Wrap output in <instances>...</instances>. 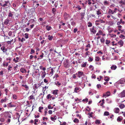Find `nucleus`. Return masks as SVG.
<instances>
[{
	"label": "nucleus",
	"mask_w": 125,
	"mask_h": 125,
	"mask_svg": "<svg viewBox=\"0 0 125 125\" xmlns=\"http://www.w3.org/2000/svg\"><path fill=\"white\" fill-rule=\"evenodd\" d=\"M64 19L65 20H68L69 19L71 18V16L70 15L67 13L66 12L64 13L63 15Z\"/></svg>",
	"instance_id": "nucleus-1"
},
{
	"label": "nucleus",
	"mask_w": 125,
	"mask_h": 125,
	"mask_svg": "<svg viewBox=\"0 0 125 125\" xmlns=\"http://www.w3.org/2000/svg\"><path fill=\"white\" fill-rule=\"evenodd\" d=\"M4 7H7L8 8L10 6V4L9 1H5L3 4Z\"/></svg>",
	"instance_id": "nucleus-2"
},
{
	"label": "nucleus",
	"mask_w": 125,
	"mask_h": 125,
	"mask_svg": "<svg viewBox=\"0 0 125 125\" xmlns=\"http://www.w3.org/2000/svg\"><path fill=\"white\" fill-rule=\"evenodd\" d=\"M42 82L40 83L35 84L33 85V89L35 90L38 88L41 85Z\"/></svg>",
	"instance_id": "nucleus-3"
},
{
	"label": "nucleus",
	"mask_w": 125,
	"mask_h": 125,
	"mask_svg": "<svg viewBox=\"0 0 125 125\" xmlns=\"http://www.w3.org/2000/svg\"><path fill=\"white\" fill-rule=\"evenodd\" d=\"M77 73V76L79 78H80L81 76L83 74V72L82 71H79Z\"/></svg>",
	"instance_id": "nucleus-4"
},
{
	"label": "nucleus",
	"mask_w": 125,
	"mask_h": 125,
	"mask_svg": "<svg viewBox=\"0 0 125 125\" xmlns=\"http://www.w3.org/2000/svg\"><path fill=\"white\" fill-rule=\"evenodd\" d=\"M1 50L4 53H6L7 51V49L5 48V46H3L0 48Z\"/></svg>",
	"instance_id": "nucleus-5"
},
{
	"label": "nucleus",
	"mask_w": 125,
	"mask_h": 125,
	"mask_svg": "<svg viewBox=\"0 0 125 125\" xmlns=\"http://www.w3.org/2000/svg\"><path fill=\"white\" fill-rule=\"evenodd\" d=\"M110 94L109 91H108L105 93L103 94L102 97H104L105 96H108L110 95Z\"/></svg>",
	"instance_id": "nucleus-6"
},
{
	"label": "nucleus",
	"mask_w": 125,
	"mask_h": 125,
	"mask_svg": "<svg viewBox=\"0 0 125 125\" xmlns=\"http://www.w3.org/2000/svg\"><path fill=\"white\" fill-rule=\"evenodd\" d=\"M7 105L8 107L11 108L13 107H15L16 106V105H13L11 104V102L10 103L7 104Z\"/></svg>",
	"instance_id": "nucleus-7"
},
{
	"label": "nucleus",
	"mask_w": 125,
	"mask_h": 125,
	"mask_svg": "<svg viewBox=\"0 0 125 125\" xmlns=\"http://www.w3.org/2000/svg\"><path fill=\"white\" fill-rule=\"evenodd\" d=\"M90 31L94 33H95L96 31L95 29L94 26H93L92 28L90 29Z\"/></svg>",
	"instance_id": "nucleus-8"
},
{
	"label": "nucleus",
	"mask_w": 125,
	"mask_h": 125,
	"mask_svg": "<svg viewBox=\"0 0 125 125\" xmlns=\"http://www.w3.org/2000/svg\"><path fill=\"white\" fill-rule=\"evenodd\" d=\"M8 99L6 97H5L4 99H1L0 102L1 103H3L6 102L7 100H8Z\"/></svg>",
	"instance_id": "nucleus-9"
},
{
	"label": "nucleus",
	"mask_w": 125,
	"mask_h": 125,
	"mask_svg": "<svg viewBox=\"0 0 125 125\" xmlns=\"http://www.w3.org/2000/svg\"><path fill=\"white\" fill-rule=\"evenodd\" d=\"M80 90V88L78 87H76L74 90V92L75 93H77L79 92Z\"/></svg>",
	"instance_id": "nucleus-10"
},
{
	"label": "nucleus",
	"mask_w": 125,
	"mask_h": 125,
	"mask_svg": "<svg viewBox=\"0 0 125 125\" xmlns=\"http://www.w3.org/2000/svg\"><path fill=\"white\" fill-rule=\"evenodd\" d=\"M30 13H31V14L34 15H35V10L34 9H31L30 10Z\"/></svg>",
	"instance_id": "nucleus-11"
},
{
	"label": "nucleus",
	"mask_w": 125,
	"mask_h": 125,
	"mask_svg": "<svg viewBox=\"0 0 125 125\" xmlns=\"http://www.w3.org/2000/svg\"><path fill=\"white\" fill-rule=\"evenodd\" d=\"M120 95L122 97H125V90H124L120 94Z\"/></svg>",
	"instance_id": "nucleus-12"
},
{
	"label": "nucleus",
	"mask_w": 125,
	"mask_h": 125,
	"mask_svg": "<svg viewBox=\"0 0 125 125\" xmlns=\"http://www.w3.org/2000/svg\"><path fill=\"white\" fill-rule=\"evenodd\" d=\"M118 43L120 45V47H121L123 46L124 44V42L122 40H120L118 41Z\"/></svg>",
	"instance_id": "nucleus-13"
},
{
	"label": "nucleus",
	"mask_w": 125,
	"mask_h": 125,
	"mask_svg": "<svg viewBox=\"0 0 125 125\" xmlns=\"http://www.w3.org/2000/svg\"><path fill=\"white\" fill-rule=\"evenodd\" d=\"M95 22H100L101 23H104L105 21H104L103 20L100 19L95 21Z\"/></svg>",
	"instance_id": "nucleus-14"
},
{
	"label": "nucleus",
	"mask_w": 125,
	"mask_h": 125,
	"mask_svg": "<svg viewBox=\"0 0 125 125\" xmlns=\"http://www.w3.org/2000/svg\"><path fill=\"white\" fill-rule=\"evenodd\" d=\"M59 91L58 90H55L53 91L52 94H54L57 95L58 94V92Z\"/></svg>",
	"instance_id": "nucleus-15"
},
{
	"label": "nucleus",
	"mask_w": 125,
	"mask_h": 125,
	"mask_svg": "<svg viewBox=\"0 0 125 125\" xmlns=\"http://www.w3.org/2000/svg\"><path fill=\"white\" fill-rule=\"evenodd\" d=\"M46 74V73L45 71L42 72V78H43L45 77Z\"/></svg>",
	"instance_id": "nucleus-16"
},
{
	"label": "nucleus",
	"mask_w": 125,
	"mask_h": 125,
	"mask_svg": "<svg viewBox=\"0 0 125 125\" xmlns=\"http://www.w3.org/2000/svg\"><path fill=\"white\" fill-rule=\"evenodd\" d=\"M9 21V20L6 19L5 20L4 22V24L5 25H7L8 24Z\"/></svg>",
	"instance_id": "nucleus-17"
},
{
	"label": "nucleus",
	"mask_w": 125,
	"mask_h": 125,
	"mask_svg": "<svg viewBox=\"0 0 125 125\" xmlns=\"http://www.w3.org/2000/svg\"><path fill=\"white\" fill-rule=\"evenodd\" d=\"M20 70L21 72L23 73H25L26 72V70L24 68H21Z\"/></svg>",
	"instance_id": "nucleus-18"
},
{
	"label": "nucleus",
	"mask_w": 125,
	"mask_h": 125,
	"mask_svg": "<svg viewBox=\"0 0 125 125\" xmlns=\"http://www.w3.org/2000/svg\"><path fill=\"white\" fill-rule=\"evenodd\" d=\"M119 111V109L118 108H116L114 110V112L116 113H118Z\"/></svg>",
	"instance_id": "nucleus-19"
},
{
	"label": "nucleus",
	"mask_w": 125,
	"mask_h": 125,
	"mask_svg": "<svg viewBox=\"0 0 125 125\" xmlns=\"http://www.w3.org/2000/svg\"><path fill=\"white\" fill-rule=\"evenodd\" d=\"M21 86L22 87H24L26 89V90H28L29 89V87L28 86L26 85H25L24 84H22L21 85Z\"/></svg>",
	"instance_id": "nucleus-20"
},
{
	"label": "nucleus",
	"mask_w": 125,
	"mask_h": 125,
	"mask_svg": "<svg viewBox=\"0 0 125 125\" xmlns=\"http://www.w3.org/2000/svg\"><path fill=\"white\" fill-rule=\"evenodd\" d=\"M53 37L52 36L49 35L48 37V39L50 41H52V39Z\"/></svg>",
	"instance_id": "nucleus-21"
},
{
	"label": "nucleus",
	"mask_w": 125,
	"mask_h": 125,
	"mask_svg": "<svg viewBox=\"0 0 125 125\" xmlns=\"http://www.w3.org/2000/svg\"><path fill=\"white\" fill-rule=\"evenodd\" d=\"M117 68V66L115 65H113L111 67V68L112 70H115Z\"/></svg>",
	"instance_id": "nucleus-22"
},
{
	"label": "nucleus",
	"mask_w": 125,
	"mask_h": 125,
	"mask_svg": "<svg viewBox=\"0 0 125 125\" xmlns=\"http://www.w3.org/2000/svg\"><path fill=\"white\" fill-rule=\"evenodd\" d=\"M52 97V96L50 94H49L46 96V98L47 99H51Z\"/></svg>",
	"instance_id": "nucleus-23"
},
{
	"label": "nucleus",
	"mask_w": 125,
	"mask_h": 125,
	"mask_svg": "<svg viewBox=\"0 0 125 125\" xmlns=\"http://www.w3.org/2000/svg\"><path fill=\"white\" fill-rule=\"evenodd\" d=\"M85 13L84 12H81L80 13V16L81 17L82 19H83L84 18V15Z\"/></svg>",
	"instance_id": "nucleus-24"
},
{
	"label": "nucleus",
	"mask_w": 125,
	"mask_h": 125,
	"mask_svg": "<svg viewBox=\"0 0 125 125\" xmlns=\"http://www.w3.org/2000/svg\"><path fill=\"white\" fill-rule=\"evenodd\" d=\"M57 117L55 115H54V116L53 117H51V120L53 121L54 120H56V119Z\"/></svg>",
	"instance_id": "nucleus-25"
},
{
	"label": "nucleus",
	"mask_w": 125,
	"mask_h": 125,
	"mask_svg": "<svg viewBox=\"0 0 125 125\" xmlns=\"http://www.w3.org/2000/svg\"><path fill=\"white\" fill-rule=\"evenodd\" d=\"M73 121L75 123H79V121L78 119L76 118H75L73 120Z\"/></svg>",
	"instance_id": "nucleus-26"
},
{
	"label": "nucleus",
	"mask_w": 125,
	"mask_h": 125,
	"mask_svg": "<svg viewBox=\"0 0 125 125\" xmlns=\"http://www.w3.org/2000/svg\"><path fill=\"white\" fill-rule=\"evenodd\" d=\"M17 96L15 94H13L12 95V98L14 99H16L17 98Z\"/></svg>",
	"instance_id": "nucleus-27"
},
{
	"label": "nucleus",
	"mask_w": 125,
	"mask_h": 125,
	"mask_svg": "<svg viewBox=\"0 0 125 125\" xmlns=\"http://www.w3.org/2000/svg\"><path fill=\"white\" fill-rule=\"evenodd\" d=\"M110 79V78L106 76L104 77V80L106 82L108 81Z\"/></svg>",
	"instance_id": "nucleus-28"
},
{
	"label": "nucleus",
	"mask_w": 125,
	"mask_h": 125,
	"mask_svg": "<svg viewBox=\"0 0 125 125\" xmlns=\"http://www.w3.org/2000/svg\"><path fill=\"white\" fill-rule=\"evenodd\" d=\"M108 13L109 14H114L113 11L110 9H109Z\"/></svg>",
	"instance_id": "nucleus-29"
},
{
	"label": "nucleus",
	"mask_w": 125,
	"mask_h": 125,
	"mask_svg": "<svg viewBox=\"0 0 125 125\" xmlns=\"http://www.w3.org/2000/svg\"><path fill=\"white\" fill-rule=\"evenodd\" d=\"M104 5H109V3L108 1H106V0H104Z\"/></svg>",
	"instance_id": "nucleus-30"
},
{
	"label": "nucleus",
	"mask_w": 125,
	"mask_h": 125,
	"mask_svg": "<svg viewBox=\"0 0 125 125\" xmlns=\"http://www.w3.org/2000/svg\"><path fill=\"white\" fill-rule=\"evenodd\" d=\"M13 16V15L12 13L10 11V12L9 13L8 17H14V16Z\"/></svg>",
	"instance_id": "nucleus-31"
},
{
	"label": "nucleus",
	"mask_w": 125,
	"mask_h": 125,
	"mask_svg": "<svg viewBox=\"0 0 125 125\" xmlns=\"http://www.w3.org/2000/svg\"><path fill=\"white\" fill-rule=\"evenodd\" d=\"M96 14L98 15H99L101 14L102 13L100 10H98L97 11Z\"/></svg>",
	"instance_id": "nucleus-32"
},
{
	"label": "nucleus",
	"mask_w": 125,
	"mask_h": 125,
	"mask_svg": "<svg viewBox=\"0 0 125 125\" xmlns=\"http://www.w3.org/2000/svg\"><path fill=\"white\" fill-rule=\"evenodd\" d=\"M13 90L15 92H16L17 91L18 89V88L17 86L15 87H13Z\"/></svg>",
	"instance_id": "nucleus-33"
},
{
	"label": "nucleus",
	"mask_w": 125,
	"mask_h": 125,
	"mask_svg": "<svg viewBox=\"0 0 125 125\" xmlns=\"http://www.w3.org/2000/svg\"><path fill=\"white\" fill-rule=\"evenodd\" d=\"M100 58L98 56H96L95 57V60L96 61H100Z\"/></svg>",
	"instance_id": "nucleus-34"
},
{
	"label": "nucleus",
	"mask_w": 125,
	"mask_h": 125,
	"mask_svg": "<svg viewBox=\"0 0 125 125\" xmlns=\"http://www.w3.org/2000/svg\"><path fill=\"white\" fill-rule=\"evenodd\" d=\"M0 121L1 122L3 123L5 121V119L3 118H0Z\"/></svg>",
	"instance_id": "nucleus-35"
},
{
	"label": "nucleus",
	"mask_w": 125,
	"mask_h": 125,
	"mask_svg": "<svg viewBox=\"0 0 125 125\" xmlns=\"http://www.w3.org/2000/svg\"><path fill=\"white\" fill-rule=\"evenodd\" d=\"M46 28L48 31H49L52 28L50 26H49L47 25L46 26Z\"/></svg>",
	"instance_id": "nucleus-36"
},
{
	"label": "nucleus",
	"mask_w": 125,
	"mask_h": 125,
	"mask_svg": "<svg viewBox=\"0 0 125 125\" xmlns=\"http://www.w3.org/2000/svg\"><path fill=\"white\" fill-rule=\"evenodd\" d=\"M119 82L121 84H124L125 83V82L123 80L121 79L119 80Z\"/></svg>",
	"instance_id": "nucleus-37"
},
{
	"label": "nucleus",
	"mask_w": 125,
	"mask_h": 125,
	"mask_svg": "<svg viewBox=\"0 0 125 125\" xmlns=\"http://www.w3.org/2000/svg\"><path fill=\"white\" fill-rule=\"evenodd\" d=\"M56 11V10L55 8H53L52 9V13L54 14H55V12Z\"/></svg>",
	"instance_id": "nucleus-38"
},
{
	"label": "nucleus",
	"mask_w": 125,
	"mask_h": 125,
	"mask_svg": "<svg viewBox=\"0 0 125 125\" xmlns=\"http://www.w3.org/2000/svg\"><path fill=\"white\" fill-rule=\"evenodd\" d=\"M119 107L120 108L122 109L125 107V105L123 104H122L119 105Z\"/></svg>",
	"instance_id": "nucleus-39"
},
{
	"label": "nucleus",
	"mask_w": 125,
	"mask_h": 125,
	"mask_svg": "<svg viewBox=\"0 0 125 125\" xmlns=\"http://www.w3.org/2000/svg\"><path fill=\"white\" fill-rule=\"evenodd\" d=\"M109 114V112H105L104 113V116H108Z\"/></svg>",
	"instance_id": "nucleus-40"
},
{
	"label": "nucleus",
	"mask_w": 125,
	"mask_h": 125,
	"mask_svg": "<svg viewBox=\"0 0 125 125\" xmlns=\"http://www.w3.org/2000/svg\"><path fill=\"white\" fill-rule=\"evenodd\" d=\"M29 21L30 24H31L34 21V20L33 19H31Z\"/></svg>",
	"instance_id": "nucleus-41"
},
{
	"label": "nucleus",
	"mask_w": 125,
	"mask_h": 125,
	"mask_svg": "<svg viewBox=\"0 0 125 125\" xmlns=\"http://www.w3.org/2000/svg\"><path fill=\"white\" fill-rule=\"evenodd\" d=\"M55 84L57 86H59L61 84L57 81V83H55Z\"/></svg>",
	"instance_id": "nucleus-42"
},
{
	"label": "nucleus",
	"mask_w": 125,
	"mask_h": 125,
	"mask_svg": "<svg viewBox=\"0 0 125 125\" xmlns=\"http://www.w3.org/2000/svg\"><path fill=\"white\" fill-rule=\"evenodd\" d=\"M93 60V58L91 57H89L88 58V61L89 62H91Z\"/></svg>",
	"instance_id": "nucleus-43"
},
{
	"label": "nucleus",
	"mask_w": 125,
	"mask_h": 125,
	"mask_svg": "<svg viewBox=\"0 0 125 125\" xmlns=\"http://www.w3.org/2000/svg\"><path fill=\"white\" fill-rule=\"evenodd\" d=\"M86 64H87V62H85L84 64L81 65V67H85L86 65Z\"/></svg>",
	"instance_id": "nucleus-44"
},
{
	"label": "nucleus",
	"mask_w": 125,
	"mask_h": 125,
	"mask_svg": "<svg viewBox=\"0 0 125 125\" xmlns=\"http://www.w3.org/2000/svg\"><path fill=\"white\" fill-rule=\"evenodd\" d=\"M89 69H90L92 68V69H91L92 71H93L94 70V67H93V66L92 65H90L89 66Z\"/></svg>",
	"instance_id": "nucleus-45"
},
{
	"label": "nucleus",
	"mask_w": 125,
	"mask_h": 125,
	"mask_svg": "<svg viewBox=\"0 0 125 125\" xmlns=\"http://www.w3.org/2000/svg\"><path fill=\"white\" fill-rule=\"evenodd\" d=\"M92 24L90 22H88V26L89 27H90L92 26Z\"/></svg>",
	"instance_id": "nucleus-46"
},
{
	"label": "nucleus",
	"mask_w": 125,
	"mask_h": 125,
	"mask_svg": "<svg viewBox=\"0 0 125 125\" xmlns=\"http://www.w3.org/2000/svg\"><path fill=\"white\" fill-rule=\"evenodd\" d=\"M43 109V107H40L39 108V111L40 112H42V111L41 110H42Z\"/></svg>",
	"instance_id": "nucleus-47"
},
{
	"label": "nucleus",
	"mask_w": 125,
	"mask_h": 125,
	"mask_svg": "<svg viewBox=\"0 0 125 125\" xmlns=\"http://www.w3.org/2000/svg\"><path fill=\"white\" fill-rule=\"evenodd\" d=\"M33 96H34L33 95H31L29 97V100L32 99L33 98Z\"/></svg>",
	"instance_id": "nucleus-48"
},
{
	"label": "nucleus",
	"mask_w": 125,
	"mask_h": 125,
	"mask_svg": "<svg viewBox=\"0 0 125 125\" xmlns=\"http://www.w3.org/2000/svg\"><path fill=\"white\" fill-rule=\"evenodd\" d=\"M110 41H109L108 40H106V42L105 43L106 44H109V43H110Z\"/></svg>",
	"instance_id": "nucleus-49"
},
{
	"label": "nucleus",
	"mask_w": 125,
	"mask_h": 125,
	"mask_svg": "<svg viewBox=\"0 0 125 125\" xmlns=\"http://www.w3.org/2000/svg\"><path fill=\"white\" fill-rule=\"evenodd\" d=\"M93 114V113L92 112H91V113H88V115L90 116L91 117H93L92 115Z\"/></svg>",
	"instance_id": "nucleus-50"
},
{
	"label": "nucleus",
	"mask_w": 125,
	"mask_h": 125,
	"mask_svg": "<svg viewBox=\"0 0 125 125\" xmlns=\"http://www.w3.org/2000/svg\"><path fill=\"white\" fill-rule=\"evenodd\" d=\"M31 51L30 54H32L35 52V51L33 49H31Z\"/></svg>",
	"instance_id": "nucleus-51"
},
{
	"label": "nucleus",
	"mask_w": 125,
	"mask_h": 125,
	"mask_svg": "<svg viewBox=\"0 0 125 125\" xmlns=\"http://www.w3.org/2000/svg\"><path fill=\"white\" fill-rule=\"evenodd\" d=\"M119 3L120 4H123L124 5L125 4V3L123 1L121 0L119 2Z\"/></svg>",
	"instance_id": "nucleus-52"
},
{
	"label": "nucleus",
	"mask_w": 125,
	"mask_h": 125,
	"mask_svg": "<svg viewBox=\"0 0 125 125\" xmlns=\"http://www.w3.org/2000/svg\"><path fill=\"white\" fill-rule=\"evenodd\" d=\"M77 73H76L75 74H73V75H72V77L74 78H76V75H77Z\"/></svg>",
	"instance_id": "nucleus-53"
},
{
	"label": "nucleus",
	"mask_w": 125,
	"mask_h": 125,
	"mask_svg": "<svg viewBox=\"0 0 125 125\" xmlns=\"http://www.w3.org/2000/svg\"><path fill=\"white\" fill-rule=\"evenodd\" d=\"M122 118H120L119 117H118L117 118V121H120L122 120Z\"/></svg>",
	"instance_id": "nucleus-54"
},
{
	"label": "nucleus",
	"mask_w": 125,
	"mask_h": 125,
	"mask_svg": "<svg viewBox=\"0 0 125 125\" xmlns=\"http://www.w3.org/2000/svg\"><path fill=\"white\" fill-rule=\"evenodd\" d=\"M95 123L96 124H99L100 123V121L98 120H97L95 122Z\"/></svg>",
	"instance_id": "nucleus-55"
},
{
	"label": "nucleus",
	"mask_w": 125,
	"mask_h": 125,
	"mask_svg": "<svg viewBox=\"0 0 125 125\" xmlns=\"http://www.w3.org/2000/svg\"><path fill=\"white\" fill-rule=\"evenodd\" d=\"M25 37L26 39H27L28 38V34L27 33H26L25 34Z\"/></svg>",
	"instance_id": "nucleus-56"
},
{
	"label": "nucleus",
	"mask_w": 125,
	"mask_h": 125,
	"mask_svg": "<svg viewBox=\"0 0 125 125\" xmlns=\"http://www.w3.org/2000/svg\"><path fill=\"white\" fill-rule=\"evenodd\" d=\"M100 41L101 43H104L105 41L104 39L103 38L100 39Z\"/></svg>",
	"instance_id": "nucleus-57"
},
{
	"label": "nucleus",
	"mask_w": 125,
	"mask_h": 125,
	"mask_svg": "<svg viewBox=\"0 0 125 125\" xmlns=\"http://www.w3.org/2000/svg\"><path fill=\"white\" fill-rule=\"evenodd\" d=\"M88 101V99L87 98H86L85 99H84L83 100V102H87Z\"/></svg>",
	"instance_id": "nucleus-58"
},
{
	"label": "nucleus",
	"mask_w": 125,
	"mask_h": 125,
	"mask_svg": "<svg viewBox=\"0 0 125 125\" xmlns=\"http://www.w3.org/2000/svg\"><path fill=\"white\" fill-rule=\"evenodd\" d=\"M9 91V90L7 89H5V94L6 95H7V93Z\"/></svg>",
	"instance_id": "nucleus-59"
},
{
	"label": "nucleus",
	"mask_w": 125,
	"mask_h": 125,
	"mask_svg": "<svg viewBox=\"0 0 125 125\" xmlns=\"http://www.w3.org/2000/svg\"><path fill=\"white\" fill-rule=\"evenodd\" d=\"M122 27V26L121 25H119L118 26V30L119 31H120L121 30V28Z\"/></svg>",
	"instance_id": "nucleus-60"
},
{
	"label": "nucleus",
	"mask_w": 125,
	"mask_h": 125,
	"mask_svg": "<svg viewBox=\"0 0 125 125\" xmlns=\"http://www.w3.org/2000/svg\"><path fill=\"white\" fill-rule=\"evenodd\" d=\"M125 37V36L124 35L122 34H121L119 36V37L121 38H122L124 37Z\"/></svg>",
	"instance_id": "nucleus-61"
},
{
	"label": "nucleus",
	"mask_w": 125,
	"mask_h": 125,
	"mask_svg": "<svg viewBox=\"0 0 125 125\" xmlns=\"http://www.w3.org/2000/svg\"><path fill=\"white\" fill-rule=\"evenodd\" d=\"M97 88H99L100 87H101V86L100 84H97Z\"/></svg>",
	"instance_id": "nucleus-62"
},
{
	"label": "nucleus",
	"mask_w": 125,
	"mask_h": 125,
	"mask_svg": "<svg viewBox=\"0 0 125 125\" xmlns=\"http://www.w3.org/2000/svg\"><path fill=\"white\" fill-rule=\"evenodd\" d=\"M48 113L50 114H52V112L51 110H49L48 112Z\"/></svg>",
	"instance_id": "nucleus-63"
},
{
	"label": "nucleus",
	"mask_w": 125,
	"mask_h": 125,
	"mask_svg": "<svg viewBox=\"0 0 125 125\" xmlns=\"http://www.w3.org/2000/svg\"><path fill=\"white\" fill-rule=\"evenodd\" d=\"M44 82L45 83H47L48 82V81L47 80L45 79H44Z\"/></svg>",
	"instance_id": "nucleus-64"
}]
</instances>
